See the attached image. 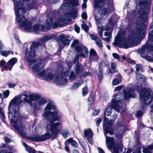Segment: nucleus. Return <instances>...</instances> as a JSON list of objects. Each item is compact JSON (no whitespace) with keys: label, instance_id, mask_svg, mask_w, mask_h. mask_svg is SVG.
Wrapping results in <instances>:
<instances>
[{"label":"nucleus","instance_id":"43","mask_svg":"<svg viewBox=\"0 0 153 153\" xmlns=\"http://www.w3.org/2000/svg\"><path fill=\"white\" fill-rule=\"evenodd\" d=\"M136 74V78L137 79L140 80L143 79V80H144V79H145V76L142 74L138 73Z\"/></svg>","mask_w":153,"mask_h":153},{"label":"nucleus","instance_id":"8","mask_svg":"<svg viewBox=\"0 0 153 153\" xmlns=\"http://www.w3.org/2000/svg\"><path fill=\"white\" fill-rule=\"evenodd\" d=\"M69 71V70H66L65 71L63 70L62 71H60L59 76H56L53 80V82L58 85H63L66 84L68 82L67 79L65 78L63 79V78L64 76H68Z\"/></svg>","mask_w":153,"mask_h":153},{"label":"nucleus","instance_id":"2","mask_svg":"<svg viewBox=\"0 0 153 153\" xmlns=\"http://www.w3.org/2000/svg\"><path fill=\"white\" fill-rule=\"evenodd\" d=\"M45 111L42 116L49 121V123H48L46 128L47 130L48 129L51 131V134H50L49 132H47L44 134L41 135V141L49 139L51 137L55 138L59 133L57 127L60 124L59 122L53 123L55 121L58 120L59 119L58 117L56 107L53 102L48 103L45 107Z\"/></svg>","mask_w":153,"mask_h":153},{"label":"nucleus","instance_id":"60","mask_svg":"<svg viewBox=\"0 0 153 153\" xmlns=\"http://www.w3.org/2000/svg\"><path fill=\"white\" fill-rule=\"evenodd\" d=\"M14 37L15 38V39L16 40V42L17 43H18V44H19L20 43H21L19 40V38L17 35L16 34H14Z\"/></svg>","mask_w":153,"mask_h":153},{"label":"nucleus","instance_id":"16","mask_svg":"<svg viewBox=\"0 0 153 153\" xmlns=\"http://www.w3.org/2000/svg\"><path fill=\"white\" fill-rule=\"evenodd\" d=\"M89 59L91 62L97 61L99 59V57L96 51L94 49H91L90 52Z\"/></svg>","mask_w":153,"mask_h":153},{"label":"nucleus","instance_id":"29","mask_svg":"<svg viewBox=\"0 0 153 153\" xmlns=\"http://www.w3.org/2000/svg\"><path fill=\"white\" fill-rule=\"evenodd\" d=\"M45 27L43 25H35L33 28V30L34 31L39 30L44 31H45Z\"/></svg>","mask_w":153,"mask_h":153},{"label":"nucleus","instance_id":"62","mask_svg":"<svg viewBox=\"0 0 153 153\" xmlns=\"http://www.w3.org/2000/svg\"><path fill=\"white\" fill-rule=\"evenodd\" d=\"M143 114L142 112L140 111H138L136 114V117H139L141 116Z\"/></svg>","mask_w":153,"mask_h":153},{"label":"nucleus","instance_id":"11","mask_svg":"<svg viewBox=\"0 0 153 153\" xmlns=\"http://www.w3.org/2000/svg\"><path fill=\"white\" fill-rule=\"evenodd\" d=\"M44 66V65L41 63L35 64L32 67V69L36 73L40 72L37 74V76L41 79H42L43 76L46 73L45 70H43Z\"/></svg>","mask_w":153,"mask_h":153},{"label":"nucleus","instance_id":"53","mask_svg":"<svg viewBox=\"0 0 153 153\" xmlns=\"http://www.w3.org/2000/svg\"><path fill=\"white\" fill-rule=\"evenodd\" d=\"M115 16H112L109 18V23H114L115 21L114 19Z\"/></svg>","mask_w":153,"mask_h":153},{"label":"nucleus","instance_id":"6","mask_svg":"<svg viewBox=\"0 0 153 153\" xmlns=\"http://www.w3.org/2000/svg\"><path fill=\"white\" fill-rule=\"evenodd\" d=\"M141 86L140 84H138L135 88L136 90L139 93L140 97L141 100L144 103L147 105L150 104L152 100V97L150 95L151 91L150 88H145L141 90Z\"/></svg>","mask_w":153,"mask_h":153},{"label":"nucleus","instance_id":"33","mask_svg":"<svg viewBox=\"0 0 153 153\" xmlns=\"http://www.w3.org/2000/svg\"><path fill=\"white\" fill-rule=\"evenodd\" d=\"M55 76V75L50 73L47 75L46 76L43 78V79L48 81H51L53 79Z\"/></svg>","mask_w":153,"mask_h":153},{"label":"nucleus","instance_id":"32","mask_svg":"<svg viewBox=\"0 0 153 153\" xmlns=\"http://www.w3.org/2000/svg\"><path fill=\"white\" fill-rule=\"evenodd\" d=\"M66 142L68 144H71L74 147H76L78 146L77 143L75 141L73 140L72 138H71L68 139Z\"/></svg>","mask_w":153,"mask_h":153},{"label":"nucleus","instance_id":"61","mask_svg":"<svg viewBox=\"0 0 153 153\" xmlns=\"http://www.w3.org/2000/svg\"><path fill=\"white\" fill-rule=\"evenodd\" d=\"M127 62L128 63H131L133 65H134L135 64V62L134 61L131 60L130 59H128L127 60Z\"/></svg>","mask_w":153,"mask_h":153},{"label":"nucleus","instance_id":"23","mask_svg":"<svg viewBox=\"0 0 153 153\" xmlns=\"http://www.w3.org/2000/svg\"><path fill=\"white\" fill-rule=\"evenodd\" d=\"M59 37L63 44L66 45H69L70 41L64 35L61 34L59 35Z\"/></svg>","mask_w":153,"mask_h":153},{"label":"nucleus","instance_id":"19","mask_svg":"<svg viewBox=\"0 0 153 153\" xmlns=\"http://www.w3.org/2000/svg\"><path fill=\"white\" fill-rule=\"evenodd\" d=\"M17 61V59L14 57L11 58L9 60L7 63L8 69L9 71H11L14 65L16 63Z\"/></svg>","mask_w":153,"mask_h":153},{"label":"nucleus","instance_id":"7","mask_svg":"<svg viewBox=\"0 0 153 153\" xmlns=\"http://www.w3.org/2000/svg\"><path fill=\"white\" fill-rule=\"evenodd\" d=\"M66 22L65 19L61 17L58 18L57 16H54L49 17L46 21V29H50L51 26L54 28L58 26L62 27L66 24Z\"/></svg>","mask_w":153,"mask_h":153},{"label":"nucleus","instance_id":"18","mask_svg":"<svg viewBox=\"0 0 153 153\" xmlns=\"http://www.w3.org/2000/svg\"><path fill=\"white\" fill-rule=\"evenodd\" d=\"M105 3V0H96L94 4V7L95 9L101 8L103 7Z\"/></svg>","mask_w":153,"mask_h":153},{"label":"nucleus","instance_id":"14","mask_svg":"<svg viewBox=\"0 0 153 153\" xmlns=\"http://www.w3.org/2000/svg\"><path fill=\"white\" fill-rule=\"evenodd\" d=\"M124 98L125 100H128L131 97H134L135 95L134 90L132 88H128L123 91Z\"/></svg>","mask_w":153,"mask_h":153},{"label":"nucleus","instance_id":"5","mask_svg":"<svg viewBox=\"0 0 153 153\" xmlns=\"http://www.w3.org/2000/svg\"><path fill=\"white\" fill-rule=\"evenodd\" d=\"M122 95V93L118 92L113 96L111 104L109 105V107L107 108L105 111V115L107 116L110 115L111 113L112 108L118 112L121 111L122 103L121 97Z\"/></svg>","mask_w":153,"mask_h":153},{"label":"nucleus","instance_id":"56","mask_svg":"<svg viewBox=\"0 0 153 153\" xmlns=\"http://www.w3.org/2000/svg\"><path fill=\"white\" fill-rule=\"evenodd\" d=\"M7 85L9 88H13L16 86V84L14 83L9 82L7 83Z\"/></svg>","mask_w":153,"mask_h":153},{"label":"nucleus","instance_id":"59","mask_svg":"<svg viewBox=\"0 0 153 153\" xmlns=\"http://www.w3.org/2000/svg\"><path fill=\"white\" fill-rule=\"evenodd\" d=\"M82 18L84 19H86L87 18V15L85 12L83 13L82 15Z\"/></svg>","mask_w":153,"mask_h":153},{"label":"nucleus","instance_id":"4","mask_svg":"<svg viewBox=\"0 0 153 153\" xmlns=\"http://www.w3.org/2000/svg\"><path fill=\"white\" fill-rule=\"evenodd\" d=\"M15 6L14 10L16 16V21L17 22L19 28L21 30H24L26 31L30 32L32 30L33 20L29 19H27L25 16H21L19 14V10H22V14L25 13V9L24 8H21L23 4L21 1H14Z\"/></svg>","mask_w":153,"mask_h":153},{"label":"nucleus","instance_id":"50","mask_svg":"<svg viewBox=\"0 0 153 153\" xmlns=\"http://www.w3.org/2000/svg\"><path fill=\"white\" fill-rule=\"evenodd\" d=\"M9 91L8 90H6L4 92H3V97L4 98H7L9 96Z\"/></svg>","mask_w":153,"mask_h":153},{"label":"nucleus","instance_id":"3","mask_svg":"<svg viewBox=\"0 0 153 153\" xmlns=\"http://www.w3.org/2000/svg\"><path fill=\"white\" fill-rule=\"evenodd\" d=\"M137 26L136 30L129 36L128 38H125L120 42L121 46L124 48H128L136 46L140 44V39H143L145 36L146 26L140 22H136Z\"/></svg>","mask_w":153,"mask_h":153},{"label":"nucleus","instance_id":"27","mask_svg":"<svg viewBox=\"0 0 153 153\" xmlns=\"http://www.w3.org/2000/svg\"><path fill=\"white\" fill-rule=\"evenodd\" d=\"M0 53L2 56L5 57H7L10 54H11L12 55L13 54V52L12 51L10 50H5L3 51L2 50H1Z\"/></svg>","mask_w":153,"mask_h":153},{"label":"nucleus","instance_id":"10","mask_svg":"<svg viewBox=\"0 0 153 153\" xmlns=\"http://www.w3.org/2000/svg\"><path fill=\"white\" fill-rule=\"evenodd\" d=\"M106 137V142L107 144L109 145V147L113 148V153H118L121 152L123 150L122 144L120 143V145L114 146L115 143L113 138L105 136Z\"/></svg>","mask_w":153,"mask_h":153},{"label":"nucleus","instance_id":"52","mask_svg":"<svg viewBox=\"0 0 153 153\" xmlns=\"http://www.w3.org/2000/svg\"><path fill=\"white\" fill-rule=\"evenodd\" d=\"M149 38L150 40L153 42V30L149 33Z\"/></svg>","mask_w":153,"mask_h":153},{"label":"nucleus","instance_id":"37","mask_svg":"<svg viewBox=\"0 0 153 153\" xmlns=\"http://www.w3.org/2000/svg\"><path fill=\"white\" fill-rule=\"evenodd\" d=\"M77 76L76 74H75L73 72H71L69 75V79L70 81H74L76 79Z\"/></svg>","mask_w":153,"mask_h":153},{"label":"nucleus","instance_id":"54","mask_svg":"<svg viewBox=\"0 0 153 153\" xmlns=\"http://www.w3.org/2000/svg\"><path fill=\"white\" fill-rule=\"evenodd\" d=\"M90 75V73L89 72H86L84 73V74H82V73L81 74L80 76L81 77H85Z\"/></svg>","mask_w":153,"mask_h":153},{"label":"nucleus","instance_id":"39","mask_svg":"<svg viewBox=\"0 0 153 153\" xmlns=\"http://www.w3.org/2000/svg\"><path fill=\"white\" fill-rule=\"evenodd\" d=\"M36 3L34 1H32L31 3L27 5V9L28 10H30L34 8L36 5Z\"/></svg>","mask_w":153,"mask_h":153},{"label":"nucleus","instance_id":"46","mask_svg":"<svg viewBox=\"0 0 153 153\" xmlns=\"http://www.w3.org/2000/svg\"><path fill=\"white\" fill-rule=\"evenodd\" d=\"M142 57L146 59V60H147L149 62H153V58L150 56H142Z\"/></svg>","mask_w":153,"mask_h":153},{"label":"nucleus","instance_id":"58","mask_svg":"<svg viewBox=\"0 0 153 153\" xmlns=\"http://www.w3.org/2000/svg\"><path fill=\"white\" fill-rule=\"evenodd\" d=\"M107 13V10L106 8H104L102 10L101 13L102 14L105 15Z\"/></svg>","mask_w":153,"mask_h":153},{"label":"nucleus","instance_id":"36","mask_svg":"<svg viewBox=\"0 0 153 153\" xmlns=\"http://www.w3.org/2000/svg\"><path fill=\"white\" fill-rule=\"evenodd\" d=\"M31 139L34 141H41V135L38 134L35 135L31 137Z\"/></svg>","mask_w":153,"mask_h":153},{"label":"nucleus","instance_id":"35","mask_svg":"<svg viewBox=\"0 0 153 153\" xmlns=\"http://www.w3.org/2000/svg\"><path fill=\"white\" fill-rule=\"evenodd\" d=\"M95 19L97 22V25L98 29L100 30H102V26L100 23V18H99L97 16H95Z\"/></svg>","mask_w":153,"mask_h":153},{"label":"nucleus","instance_id":"21","mask_svg":"<svg viewBox=\"0 0 153 153\" xmlns=\"http://www.w3.org/2000/svg\"><path fill=\"white\" fill-rule=\"evenodd\" d=\"M54 37V36L53 35H47L44 36L43 38L40 39L38 41L36 42H38L39 44V45L43 44L44 42H47L48 40L51 39Z\"/></svg>","mask_w":153,"mask_h":153},{"label":"nucleus","instance_id":"9","mask_svg":"<svg viewBox=\"0 0 153 153\" xmlns=\"http://www.w3.org/2000/svg\"><path fill=\"white\" fill-rule=\"evenodd\" d=\"M106 137V142L107 144L109 145V147L113 148V153H118L121 152L123 150L122 144L120 143V145L114 146L115 143L113 138L105 136Z\"/></svg>","mask_w":153,"mask_h":153},{"label":"nucleus","instance_id":"15","mask_svg":"<svg viewBox=\"0 0 153 153\" xmlns=\"http://www.w3.org/2000/svg\"><path fill=\"white\" fill-rule=\"evenodd\" d=\"M39 46V44L36 41L33 42L30 48V50L28 53V55L30 57H33L35 55V49Z\"/></svg>","mask_w":153,"mask_h":153},{"label":"nucleus","instance_id":"1","mask_svg":"<svg viewBox=\"0 0 153 153\" xmlns=\"http://www.w3.org/2000/svg\"><path fill=\"white\" fill-rule=\"evenodd\" d=\"M39 95H37L32 94L28 96L27 94H24L20 96L15 97L11 100L9 105L8 109L10 111L8 113V117L10 118V123L17 131L18 133L22 136H25L26 133L24 131V128L22 126L21 119L16 116V109L13 107L17 106L21 102V100L22 99L25 102L29 103L30 106H32V102L34 100L36 101Z\"/></svg>","mask_w":153,"mask_h":153},{"label":"nucleus","instance_id":"47","mask_svg":"<svg viewBox=\"0 0 153 153\" xmlns=\"http://www.w3.org/2000/svg\"><path fill=\"white\" fill-rule=\"evenodd\" d=\"M94 97L93 95L91 94L90 95L88 98V101L90 102L91 105L94 102Z\"/></svg>","mask_w":153,"mask_h":153},{"label":"nucleus","instance_id":"26","mask_svg":"<svg viewBox=\"0 0 153 153\" xmlns=\"http://www.w3.org/2000/svg\"><path fill=\"white\" fill-rule=\"evenodd\" d=\"M74 70L76 72V74L78 75L81 72H82L83 70V67L81 64H76Z\"/></svg>","mask_w":153,"mask_h":153},{"label":"nucleus","instance_id":"12","mask_svg":"<svg viewBox=\"0 0 153 153\" xmlns=\"http://www.w3.org/2000/svg\"><path fill=\"white\" fill-rule=\"evenodd\" d=\"M139 4L140 7V10L138 11V13L141 15L140 18L142 20L141 18H143L144 19L146 20L147 19V15L149 9L148 7H146L145 3L142 1L139 2Z\"/></svg>","mask_w":153,"mask_h":153},{"label":"nucleus","instance_id":"28","mask_svg":"<svg viewBox=\"0 0 153 153\" xmlns=\"http://www.w3.org/2000/svg\"><path fill=\"white\" fill-rule=\"evenodd\" d=\"M84 136L86 138L88 137H92L93 134L92 131L90 129L85 130L84 131Z\"/></svg>","mask_w":153,"mask_h":153},{"label":"nucleus","instance_id":"25","mask_svg":"<svg viewBox=\"0 0 153 153\" xmlns=\"http://www.w3.org/2000/svg\"><path fill=\"white\" fill-rule=\"evenodd\" d=\"M110 126H103V128L104 130V134L105 136H107L108 133H109L110 134L112 135L114 133V130L111 128Z\"/></svg>","mask_w":153,"mask_h":153},{"label":"nucleus","instance_id":"34","mask_svg":"<svg viewBox=\"0 0 153 153\" xmlns=\"http://www.w3.org/2000/svg\"><path fill=\"white\" fill-rule=\"evenodd\" d=\"M70 7H74L79 5V2L77 0H70L69 1Z\"/></svg>","mask_w":153,"mask_h":153},{"label":"nucleus","instance_id":"30","mask_svg":"<svg viewBox=\"0 0 153 153\" xmlns=\"http://www.w3.org/2000/svg\"><path fill=\"white\" fill-rule=\"evenodd\" d=\"M22 144L25 148L27 151L29 153H35L36 152V151L35 149H33L32 148L27 145L25 143L22 142Z\"/></svg>","mask_w":153,"mask_h":153},{"label":"nucleus","instance_id":"63","mask_svg":"<svg viewBox=\"0 0 153 153\" xmlns=\"http://www.w3.org/2000/svg\"><path fill=\"white\" fill-rule=\"evenodd\" d=\"M4 140L6 143H10L12 141L10 138L7 137H4Z\"/></svg>","mask_w":153,"mask_h":153},{"label":"nucleus","instance_id":"48","mask_svg":"<svg viewBox=\"0 0 153 153\" xmlns=\"http://www.w3.org/2000/svg\"><path fill=\"white\" fill-rule=\"evenodd\" d=\"M27 61L30 66L36 62V59H27Z\"/></svg>","mask_w":153,"mask_h":153},{"label":"nucleus","instance_id":"51","mask_svg":"<svg viewBox=\"0 0 153 153\" xmlns=\"http://www.w3.org/2000/svg\"><path fill=\"white\" fill-rule=\"evenodd\" d=\"M79 55H76L75 57L74 60V62L75 64H79Z\"/></svg>","mask_w":153,"mask_h":153},{"label":"nucleus","instance_id":"57","mask_svg":"<svg viewBox=\"0 0 153 153\" xmlns=\"http://www.w3.org/2000/svg\"><path fill=\"white\" fill-rule=\"evenodd\" d=\"M66 143L67 142H65V149L67 152L68 153H70V150L67 144Z\"/></svg>","mask_w":153,"mask_h":153},{"label":"nucleus","instance_id":"49","mask_svg":"<svg viewBox=\"0 0 153 153\" xmlns=\"http://www.w3.org/2000/svg\"><path fill=\"white\" fill-rule=\"evenodd\" d=\"M121 80L118 79L116 78L114 79L112 81V83L114 85H118L120 82Z\"/></svg>","mask_w":153,"mask_h":153},{"label":"nucleus","instance_id":"38","mask_svg":"<svg viewBox=\"0 0 153 153\" xmlns=\"http://www.w3.org/2000/svg\"><path fill=\"white\" fill-rule=\"evenodd\" d=\"M105 121V124L103 126H111L112 125L111 121L109 120L108 118L106 117H104V118Z\"/></svg>","mask_w":153,"mask_h":153},{"label":"nucleus","instance_id":"31","mask_svg":"<svg viewBox=\"0 0 153 153\" xmlns=\"http://www.w3.org/2000/svg\"><path fill=\"white\" fill-rule=\"evenodd\" d=\"M37 101L38 105H41L45 104L47 102V100L44 98H43L40 97V96L39 95V97L36 100V101Z\"/></svg>","mask_w":153,"mask_h":153},{"label":"nucleus","instance_id":"45","mask_svg":"<svg viewBox=\"0 0 153 153\" xmlns=\"http://www.w3.org/2000/svg\"><path fill=\"white\" fill-rule=\"evenodd\" d=\"M81 26L83 29L86 32H88L89 30V28L88 25H87L84 23H82L81 25Z\"/></svg>","mask_w":153,"mask_h":153},{"label":"nucleus","instance_id":"41","mask_svg":"<svg viewBox=\"0 0 153 153\" xmlns=\"http://www.w3.org/2000/svg\"><path fill=\"white\" fill-rule=\"evenodd\" d=\"M82 95L83 96H86L88 93V89L87 87L86 86L82 89Z\"/></svg>","mask_w":153,"mask_h":153},{"label":"nucleus","instance_id":"44","mask_svg":"<svg viewBox=\"0 0 153 153\" xmlns=\"http://www.w3.org/2000/svg\"><path fill=\"white\" fill-rule=\"evenodd\" d=\"M60 133L65 138H66L69 132L67 130H62Z\"/></svg>","mask_w":153,"mask_h":153},{"label":"nucleus","instance_id":"55","mask_svg":"<svg viewBox=\"0 0 153 153\" xmlns=\"http://www.w3.org/2000/svg\"><path fill=\"white\" fill-rule=\"evenodd\" d=\"M112 56L114 59H118V61H119L120 57L118 54L116 53H113L112 54Z\"/></svg>","mask_w":153,"mask_h":153},{"label":"nucleus","instance_id":"64","mask_svg":"<svg viewBox=\"0 0 153 153\" xmlns=\"http://www.w3.org/2000/svg\"><path fill=\"white\" fill-rule=\"evenodd\" d=\"M133 153H141V152L140 148H138L137 149L135 150Z\"/></svg>","mask_w":153,"mask_h":153},{"label":"nucleus","instance_id":"17","mask_svg":"<svg viewBox=\"0 0 153 153\" xmlns=\"http://www.w3.org/2000/svg\"><path fill=\"white\" fill-rule=\"evenodd\" d=\"M90 37L92 39L95 41V44L100 48H101L102 47V41L97 35L91 34L90 35Z\"/></svg>","mask_w":153,"mask_h":153},{"label":"nucleus","instance_id":"40","mask_svg":"<svg viewBox=\"0 0 153 153\" xmlns=\"http://www.w3.org/2000/svg\"><path fill=\"white\" fill-rule=\"evenodd\" d=\"M116 65L115 63L113 62L111 63V69L112 70L113 73L117 72V68H116Z\"/></svg>","mask_w":153,"mask_h":153},{"label":"nucleus","instance_id":"42","mask_svg":"<svg viewBox=\"0 0 153 153\" xmlns=\"http://www.w3.org/2000/svg\"><path fill=\"white\" fill-rule=\"evenodd\" d=\"M136 71H135V74L138 73L139 71L141 70L142 69V66L140 64H137L136 65Z\"/></svg>","mask_w":153,"mask_h":153},{"label":"nucleus","instance_id":"20","mask_svg":"<svg viewBox=\"0 0 153 153\" xmlns=\"http://www.w3.org/2000/svg\"><path fill=\"white\" fill-rule=\"evenodd\" d=\"M98 73L97 74L99 77V83H100L103 78V67L102 63H100L98 65Z\"/></svg>","mask_w":153,"mask_h":153},{"label":"nucleus","instance_id":"24","mask_svg":"<svg viewBox=\"0 0 153 153\" xmlns=\"http://www.w3.org/2000/svg\"><path fill=\"white\" fill-rule=\"evenodd\" d=\"M69 0H64L62 5L60 7V10L65 11L67 10L70 7V4L69 3Z\"/></svg>","mask_w":153,"mask_h":153},{"label":"nucleus","instance_id":"13","mask_svg":"<svg viewBox=\"0 0 153 153\" xmlns=\"http://www.w3.org/2000/svg\"><path fill=\"white\" fill-rule=\"evenodd\" d=\"M71 47H74L77 53L80 52L83 50L86 54L88 53V49L85 46L82 47L80 46L79 43L77 40H75L74 41L71 45Z\"/></svg>","mask_w":153,"mask_h":153},{"label":"nucleus","instance_id":"22","mask_svg":"<svg viewBox=\"0 0 153 153\" xmlns=\"http://www.w3.org/2000/svg\"><path fill=\"white\" fill-rule=\"evenodd\" d=\"M83 82V80H79L76 81L71 86V90H75L78 88Z\"/></svg>","mask_w":153,"mask_h":153}]
</instances>
